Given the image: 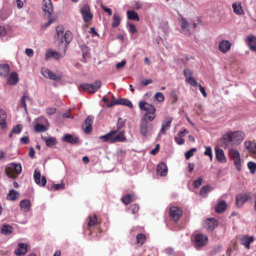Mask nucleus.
<instances>
[{
    "mask_svg": "<svg viewBox=\"0 0 256 256\" xmlns=\"http://www.w3.org/2000/svg\"><path fill=\"white\" fill-rule=\"evenodd\" d=\"M139 210V206L137 204H134L130 206L129 210L132 212L134 214H136L138 212Z\"/></svg>",
    "mask_w": 256,
    "mask_h": 256,
    "instance_id": "obj_57",
    "label": "nucleus"
},
{
    "mask_svg": "<svg viewBox=\"0 0 256 256\" xmlns=\"http://www.w3.org/2000/svg\"><path fill=\"white\" fill-rule=\"evenodd\" d=\"M80 13L85 22L90 21L92 18V14L90 12V8L88 4H84L80 9Z\"/></svg>",
    "mask_w": 256,
    "mask_h": 256,
    "instance_id": "obj_14",
    "label": "nucleus"
},
{
    "mask_svg": "<svg viewBox=\"0 0 256 256\" xmlns=\"http://www.w3.org/2000/svg\"><path fill=\"white\" fill-rule=\"evenodd\" d=\"M126 61L125 60H123L120 62H118L116 65V68L117 69H121L124 66L126 65Z\"/></svg>",
    "mask_w": 256,
    "mask_h": 256,
    "instance_id": "obj_61",
    "label": "nucleus"
},
{
    "mask_svg": "<svg viewBox=\"0 0 256 256\" xmlns=\"http://www.w3.org/2000/svg\"><path fill=\"white\" fill-rule=\"evenodd\" d=\"M30 99V97L27 95H24L20 98V106L24 108L26 110H27L26 100Z\"/></svg>",
    "mask_w": 256,
    "mask_h": 256,
    "instance_id": "obj_47",
    "label": "nucleus"
},
{
    "mask_svg": "<svg viewBox=\"0 0 256 256\" xmlns=\"http://www.w3.org/2000/svg\"><path fill=\"white\" fill-rule=\"evenodd\" d=\"M184 75L186 77V81L192 86L196 87L198 83L192 76V72L190 68H185L184 70Z\"/></svg>",
    "mask_w": 256,
    "mask_h": 256,
    "instance_id": "obj_12",
    "label": "nucleus"
},
{
    "mask_svg": "<svg viewBox=\"0 0 256 256\" xmlns=\"http://www.w3.org/2000/svg\"><path fill=\"white\" fill-rule=\"evenodd\" d=\"M154 98L158 102H162L164 100V94L160 92H158L156 93L154 95Z\"/></svg>",
    "mask_w": 256,
    "mask_h": 256,
    "instance_id": "obj_54",
    "label": "nucleus"
},
{
    "mask_svg": "<svg viewBox=\"0 0 256 256\" xmlns=\"http://www.w3.org/2000/svg\"><path fill=\"white\" fill-rule=\"evenodd\" d=\"M229 154L230 158L234 160V163L236 169L241 170V158L239 152L236 149L232 148L229 150Z\"/></svg>",
    "mask_w": 256,
    "mask_h": 256,
    "instance_id": "obj_4",
    "label": "nucleus"
},
{
    "mask_svg": "<svg viewBox=\"0 0 256 256\" xmlns=\"http://www.w3.org/2000/svg\"><path fill=\"white\" fill-rule=\"evenodd\" d=\"M172 121V118L170 116L166 118L162 121L159 134H165L166 133V130L170 127Z\"/></svg>",
    "mask_w": 256,
    "mask_h": 256,
    "instance_id": "obj_19",
    "label": "nucleus"
},
{
    "mask_svg": "<svg viewBox=\"0 0 256 256\" xmlns=\"http://www.w3.org/2000/svg\"><path fill=\"white\" fill-rule=\"evenodd\" d=\"M246 42L250 49L256 52V36L253 35L248 36L246 38Z\"/></svg>",
    "mask_w": 256,
    "mask_h": 256,
    "instance_id": "obj_23",
    "label": "nucleus"
},
{
    "mask_svg": "<svg viewBox=\"0 0 256 256\" xmlns=\"http://www.w3.org/2000/svg\"><path fill=\"white\" fill-rule=\"evenodd\" d=\"M128 18L130 20L139 21L140 18L138 14L134 10H128L126 12Z\"/></svg>",
    "mask_w": 256,
    "mask_h": 256,
    "instance_id": "obj_37",
    "label": "nucleus"
},
{
    "mask_svg": "<svg viewBox=\"0 0 256 256\" xmlns=\"http://www.w3.org/2000/svg\"><path fill=\"white\" fill-rule=\"evenodd\" d=\"M12 228L9 224H4L2 228V233L4 235H8L12 232Z\"/></svg>",
    "mask_w": 256,
    "mask_h": 256,
    "instance_id": "obj_41",
    "label": "nucleus"
},
{
    "mask_svg": "<svg viewBox=\"0 0 256 256\" xmlns=\"http://www.w3.org/2000/svg\"><path fill=\"white\" fill-rule=\"evenodd\" d=\"M20 206L22 211L26 212L30 210L31 203L30 200L25 199L20 202Z\"/></svg>",
    "mask_w": 256,
    "mask_h": 256,
    "instance_id": "obj_29",
    "label": "nucleus"
},
{
    "mask_svg": "<svg viewBox=\"0 0 256 256\" xmlns=\"http://www.w3.org/2000/svg\"><path fill=\"white\" fill-rule=\"evenodd\" d=\"M208 241V236L204 234H196L194 238L195 246L197 250L205 246Z\"/></svg>",
    "mask_w": 256,
    "mask_h": 256,
    "instance_id": "obj_7",
    "label": "nucleus"
},
{
    "mask_svg": "<svg viewBox=\"0 0 256 256\" xmlns=\"http://www.w3.org/2000/svg\"><path fill=\"white\" fill-rule=\"evenodd\" d=\"M6 112L4 110H0V126L2 130L6 128Z\"/></svg>",
    "mask_w": 256,
    "mask_h": 256,
    "instance_id": "obj_33",
    "label": "nucleus"
},
{
    "mask_svg": "<svg viewBox=\"0 0 256 256\" xmlns=\"http://www.w3.org/2000/svg\"><path fill=\"white\" fill-rule=\"evenodd\" d=\"M226 202L224 200H222L216 205L215 208L216 211L218 213L222 212L226 209Z\"/></svg>",
    "mask_w": 256,
    "mask_h": 256,
    "instance_id": "obj_36",
    "label": "nucleus"
},
{
    "mask_svg": "<svg viewBox=\"0 0 256 256\" xmlns=\"http://www.w3.org/2000/svg\"><path fill=\"white\" fill-rule=\"evenodd\" d=\"M230 132L224 134L222 138L218 139V144L222 148H226L229 146H232V138Z\"/></svg>",
    "mask_w": 256,
    "mask_h": 256,
    "instance_id": "obj_6",
    "label": "nucleus"
},
{
    "mask_svg": "<svg viewBox=\"0 0 256 256\" xmlns=\"http://www.w3.org/2000/svg\"><path fill=\"white\" fill-rule=\"evenodd\" d=\"M232 44L228 40H222L218 44V49L222 53L226 54L230 48Z\"/></svg>",
    "mask_w": 256,
    "mask_h": 256,
    "instance_id": "obj_22",
    "label": "nucleus"
},
{
    "mask_svg": "<svg viewBox=\"0 0 256 256\" xmlns=\"http://www.w3.org/2000/svg\"><path fill=\"white\" fill-rule=\"evenodd\" d=\"M134 196L130 194H126L122 198V202L126 205L128 204L132 200H134Z\"/></svg>",
    "mask_w": 256,
    "mask_h": 256,
    "instance_id": "obj_43",
    "label": "nucleus"
},
{
    "mask_svg": "<svg viewBox=\"0 0 256 256\" xmlns=\"http://www.w3.org/2000/svg\"><path fill=\"white\" fill-rule=\"evenodd\" d=\"M136 242L140 245H142L144 242L146 240V236L141 233H138L136 234Z\"/></svg>",
    "mask_w": 256,
    "mask_h": 256,
    "instance_id": "obj_44",
    "label": "nucleus"
},
{
    "mask_svg": "<svg viewBox=\"0 0 256 256\" xmlns=\"http://www.w3.org/2000/svg\"><path fill=\"white\" fill-rule=\"evenodd\" d=\"M42 8L48 17L50 18L53 12V6L51 0H43Z\"/></svg>",
    "mask_w": 256,
    "mask_h": 256,
    "instance_id": "obj_17",
    "label": "nucleus"
},
{
    "mask_svg": "<svg viewBox=\"0 0 256 256\" xmlns=\"http://www.w3.org/2000/svg\"><path fill=\"white\" fill-rule=\"evenodd\" d=\"M47 129L46 127L42 124H37L34 126V130L36 132H44Z\"/></svg>",
    "mask_w": 256,
    "mask_h": 256,
    "instance_id": "obj_46",
    "label": "nucleus"
},
{
    "mask_svg": "<svg viewBox=\"0 0 256 256\" xmlns=\"http://www.w3.org/2000/svg\"><path fill=\"white\" fill-rule=\"evenodd\" d=\"M62 140L72 144H78L79 142L78 138L77 136L70 134H64L62 138Z\"/></svg>",
    "mask_w": 256,
    "mask_h": 256,
    "instance_id": "obj_25",
    "label": "nucleus"
},
{
    "mask_svg": "<svg viewBox=\"0 0 256 256\" xmlns=\"http://www.w3.org/2000/svg\"><path fill=\"white\" fill-rule=\"evenodd\" d=\"M182 214L181 209L176 206H171L170 209V216L172 220L177 222Z\"/></svg>",
    "mask_w": 256,
    "mask_h": 256,
    "instance_id": "obj_11",
    "label": "nucleus"
},
{
    "mask_svg": "<svg viewBox=\"0 0 256 256\" xmlns=\"http://www.w3.org/2000/svg\"><path fill=\"white\" fill-rule=\"evenodd\" d=\"M138 105L141 110L146 112L145 114H147L148 116H154L156 117V108L153 105L144 101L140 102Z\"/></svg>",
    "mask_w": 256,
    "mask_h": 256,
    "instance_id": "obj_5",
    "label": "nucleus"
},
{
    "mask_svg": "<svg viewBox=\"0 0 256 256\" xmlns=\"http://www.w3.org/2000/svg\"><path fill=\"white\" fill-rule=\"evenodd\" d=\"M62 49V51L60 52L53 51L50 49L48 50L46 53V59L47 60L50 58L54 57L56 60H58L60 58L64 56L66 54V46H64V48Z\"/></svg>",
    "mask_w": 256,
    "mask_h": 256,
    "instance_id": "obj_9",
    "label": "nucleus"
},
{
    "mask_svg": "<svg viewBox=\"0 0 256 256\" xmlns=\"http://www.w3.org/2000/svg\"><path fill=\"white\" fill-rule=\"evenodd\" d=\"M205 148L206 150L204 152V154L205 156H208L210 158V160H212L213 157L212 148L210 146H206Z\"/></svg>",
    "mask_w": 256,
    "mask_h": 256,
    "instance_id": "obj_51",
    "label": "nucleus"
},
{
    "mask_svg": "<svg viewBox=\"0 0 256 256\" xmlns=\"http://www.w3.org/2000/svg\"><path fill=\"white\" fill-rule=\"evenodd\" d=\"M116 104H122L130 108H133V104L132 102L128 99L126 98H118L116 100Z\"/></svg>",
    "mask_w": 256,
    "mask_h": 256,
    "instance_id": "obj_35",
    "label": "nucleus"
},
{
    "mask_svg": "<svg viewBox=\"0 0 256 256\" xmlns=\"http://www.w3.org/2000/svg\"><path fill=\"white\" fill-rule=\"evenodd\" d=\"M89 221L88 224V226H94L97 223V218L96 216H90Z\"/></svg>",
    "mask_w": 256,
    "mask_h": 256,
    "instance_id": "obj_55",
    "label": "nucleus"
},
{
    "mask_svg": "<svg viewBox=\"0 0 256 256\" xmlns=\"http://www.w3.org/2000/svg\"><path fill=\"white\" fill-rule=\"evenodd\" d=\"M234 12L237 14H242L244 11L240 3L235 2L232 5Z\"/></svg>",
    "mask_w": 256,
    "mask_h": 256,
    "instance_id": "obj_40",
    "label": "nucleus"
},
{
    "mask_svg": "<svg viewBox=\"0 0 256 256\" xmlns=\"http://www.w3.org/2000/svg\"><path fill=\"white\" fill-rule=\"evenodd\" d=\"M124 123L122 121V119L120 118H118L116 124L117 132L120 130L124 126Z\"/></svg>",
    "mask_w": 256,
    "mask_h": 256,
    "instance_id": "obj_59",
    "label": "nucleus"
},
{
    "mask_svg": "<svg viewBox=\"0 0 256 256\" xmlns=\"http://www.w3.org/2000/svg\"><path fill=\"white\" fill-rule=\"evenodd\" d=\"M20 142L22 144H28L30 142V139L28 136H23L20 138Z\"/></svg>",
    "mask_w": 256,
    "mask_h": 256,
    "instance_id": "obj_63",
    "label": "nucleus"
},
{
    "mask_svg": "<svg viewBox=\"0 0 256 256\" xmlns=\"http://www.w3.org/2000/svg\"><path fill=\"white\" fill-rule=\"evenodd\" d=\"M254 241V238L252 236L245 235L242 236L240 240V243L244 246L246 249L250 248V244Z\"/></svg>",
    "mask_w": 256,
    "mask_h": 256,
    "instance_id": "obj_21",
    "label": "nucleus"
},
{
    "mask_svg": "<svg viewBox=\"0 0 256 256\" xmlns=\"http://www.w3.org/2000/svg\"><path fill=\"white\" fill-rule=\"evenodd\" d=\"M41 73L46 78H50L54 80L58 81L61 79L60 76L56 75L46 68H42Z\"/></svg>",
    "mask_w": 256,
    "mask_h": 256,
    "instance_id": "obj_13",
    "label": "nucleus"
},
{
    "mask_svg": "<svg viewBox=\"0 0 256 256\" xmlns=\"http://www.w3.org/2000/svg\"><path fill=\"white\" fill-rule=\"evenodd\" d=\"M7 30L4 26H0V38H3L6 36Z\"/></svg>",
    "mask_w": 256,
    "mask_h": 256,
    "instance_id": "obj_58",
    "label": "nucleus"
},
{
    "mask_svg": "<svg viewBox=\"0 0 256 256\" xmlns=\"http://www.w3.org/2000/svg\"><path fill=\"white\" fill-rule=\"evenodd\" d=\"M42 138L45 142L46 145L50 148L52 147L56 144V140L54 137L46 138L42 136Z\"/></svg>",
    "mask_w": 256,
    "mask_h": 256,
    "instance_id": "obj_34",
    "label": "nucleus"
},
{
    "mask_svg": "<svg viewBox=\"0 0 256 256\" xmlns=\"http://www.w3.org/2000/svg\"><path fill=\"white\" fill-rule=\"evenodd\" d=\"M248 167L250 173L254 174L256 171V163L252 162H249L248 163Z\"/></svg>",
    "mask_w": 256,
    "mask_h": 256,
    "instance_id": "obj_48",
    "label": "nucleus"
},
{
    "mask_svg": "<svg viewBox=\"0 0 256 256\" xmlns=\"http://www.w3.org/2000/svg\"><path fill=\"white\" fill-rule=\"evenodd\" d=\"M10 168L14 170L16 174L22 172V166L20 164L12 163L10 164Z\"/></svg>",
    "mask_w": 256,
    "mask_h": 256,
    "instance_id": "obj_39",
    "label": "nucleus"
},
{
    "mask_svg": "<svg viewBox=\"0 0 256 256\" xmlns=\"http://www.w3.org/2000/svg\"><path fill=\"white\" fill-rule=\"evenodd\" d=\"M155 118L154 116H148L144 114L140 122V132L144 138H147L152 134V124L150 123Z\"/></svg>",
    "mask_w": 256,
    "mask_h": 256,
    "instance_id": "obj_1",
    "label": "nucleus"
},
{
    "mask_svg": "<svg viewBox=\"0 0 256 256\" xmlns=\"http://www.w3.org/2000/svg\"><path fill=\"white\" fill-rule=\"evenodd\" d=\"M127 26H128V31L132 34H134L138 32L135 26L130 22L127 23Z\"/></svg>",
    "mask_w": 256,
    "mask_h": 256,
    "instance_id": "obj_49",
    "label": "nucleus"
},
{
    "mask_svg": "<svg viewBox=\"0 0 256 256\" xmlns=\"http://www.w3.org/2000/svg\"><path fill=\"white\" fill-rule=\"evenodd\" d=\"M206 223L207 230L210 231L214 230L218 225L217 220L214 218H208Z\"/></svg>",
    "mask_w": 256,
    "mask_h": 256,
    "instance_id": "obj_27",
    "label": "nucleus"
},
{
    "mask_svg": "<svg viewBox=\"0 0 256 256\" xmlns=\"http://www.w3.org/2000/svg\"><path fill=\"white\" fill-rule=\"evenodd\" d=\"M215 152L217 160L220 163L226 162V160L223 150L219 148H216Z\"/></svg>",
    "mask_w": 256,
    "mask_h": 256,
    "instance_id": "obj_26",
    "label": "nucleus"
},
{
    "mask_svg": "<svg viewBox=\"0 0 256 256\" xmlns=\"http://www.w3.org/2000/svg\"><path fill=\"white\" fill-rule=\"evenodd\" d=\"M18 81V77L16 72H12L7 78V82L10 85H15Z\"/></svg>",
    "mask_w": 256,
    "mask_h": 256,
    "instance_id": "obj_31",
    "label": "nucleus"
},
{
    "mask_svg": "<svg viewBox=\"0 0 256 256\" xmlns=\"http://www.w3.org/2000/svg\"><path fill=\"white\" fill-rule=\"evenodd\" d=\"M20 194L16 191L12 190L9 191L7 195V198L12 200H15L18 198Z\"/></svg>",
    "mask_w": 256,
    "mask_h": 256,
    "instance_id": "obj_38",
    "label": "nucleus"
},
{
    "mask_svg": "<svg viewBox=\"0 0 256 256\" xmlns=\"http://www.w3.org/2000/svg\"><path fill=\"white\" fill-rule=\"evenodd\" d=\"M22 130V126L20 124H17L16 126H14L11 130L12 133L18 134Z\"/></svg>",
    "mask_w": 256,
    "mask_h": 256,
    "instance_id": "obj_52",
    "label": "nucleus"
},
{
    "mask_svg": "<svg viewBox=\"0 0 256 256\" xmlns=\"http://www.w3.org/2000/svg\"><path fill=\"white\" fill-rule=\"evenodd\" d=\"M176 142L178 145H182L184 143V140L183 138L178 136H176L174 138Z\"/></svg>",
    "mask_w": 256,
    "mask_h": 256,
    "instance_id": "obj_60",
    "label": "nucleus"
},
{
    "mask_svg": "<svg viewBox=\"0 0 256 256\" xmlns=\"http://www.w3.org/2000/svg\"><path fill=\"white\" fill-rule=\"evenodd\" d=\"M232 138V144L238 146L243 140L245 134L240 130L230 132Z\"/></svg>",
    "mask_w": 256,
    "mask_h": 256,
    "instance_id": "obj_8",
    "label": "nucleus"
},
{
    "mask_svg": "<svg viewBox=\"0 0 256 256\" xmlns=\"http://www.w3.org/2000/svg\"><path fill=\"white\" fill-rule=\"evenodd\" d=\"M10 67L8 64H0V76L1 77L6 78L10 73Z\"/></svg>",
    "mask_w": 256,
    "mask_h": 256,
    "instance_id": "obj_28",
    "label": "nucleus"
},
{
    "mask_svg": "<svg viewBox=\"0 0 256 256\" xmlns=\"http://www.w3.org/2000/svg\"><path fill=\"white\" fill-rule=\"evenodd\" d=\"M93 122L94 116H92L90 115L86 118L82 126V129L85 133L89 134L92 132Z\"/></svg>",
    "mask_w": 256,
    "mask_h": 256,
    "instance_id": "obj_16",
    "label": "nucleus"
},
{
    "mask_svg": "<svg viewBox=\"0 0 256 256\" xmlns=\"http://www.w3.org/2000/svg\"><path fill=\"white\" fill-rule=\"evenodd\" d=\"M168 167L164 163H160L157 166V172L161 176H165L168 173Z\"/></svg>",
    "mask_w": 256,
    "mask_h": 256,
    "instance_id": "obj_30",
    "label": "nucleus"
},
{
    "mask_svg": "<svg viewBox=\"0 0 256 256\" xmlns=\"http://www.w3.org/2000/svg\"><path fill=\"white\" fill-rule=\"evenodd\" d=\"M251 192L239 194L236 196V205L238 207H241L244 203L252 198Z\"/></svg>",
    "mask_w": 256,
    "mask_h": 256,
    "instance_id": "obj_10",
    "label": "nucleus"
},
{
    "mask_svg": "<svg viewBox=\"0 0 256 256\" xmlns=\"http://www.w3.org/2000/svg\"><path fill=\"white\" fill-rule=\"evenodd\" d=\"M56 111V108H49L46 110V112L49 116L54 114L55 113Z\"/></svg>",
    "mask_w": 256,
    "mask_h": 256,
    "instance_id": "obj_62",
    "label": "nucleus"
},
{
    "mask_svg": "<svg viewBox=\"0 0 256 256\" xmlns=\"http://www.w3.org/2000/svg\"><path fill=\"white\" fill-rule=\"evenodd\" d=\"M212 190L211 186L210 185H206L202 186L200 190V194L202 196H205L207 193Z\"/></svg>",
    "mask_w": 256,
    "mask_h": 256,
    "instance_id": "obj_45",
    "label": "nucleus"
},
{
    "mask_svg": "<svg viewBox=\"0 0 256 256\" xmlns=\"http://www.w3.org/2000/svg\"><path fill=\"white\" fill-rule=\"evenodd\" d=\"M102 84L100 80H96L93 84L84 83L80 84L78 88L79 90L81 89L89 93H94L101 86Z\"/></svg>",
    "mask_w": 256,
    "mask_h": 256,
    "instance_id": "obj_3",
    "label": "nucleus"
},
{
    "mask_svg": "<svg viewBox=\"0 0 256 256\" xmlns=\"http://www.w3.org/2000/svg\"><path fill=\"white\" fill-rule=\"evenodd\" d=\"M203 182V179L200 177L197 180H194V186L195 188H198L202 184Z\"/></svg>",
    "mask_w": 256,
    "mask_h": 256,
    "instance_id": "obj_56",
    "label": "nucleus"
},
{
    "mask_svg": "<svg viewBox=\"0 0 256 256\" xmlns=\"http://www.w3.org/2000/svg\"><path fill=\"white\" fill-rule=\"evenodd\" d=\"M28 252V246L24 243H19L18 248L15 250L14 254L17 256L25 254Z\"/></svg>",
    "mask_w": 256,
    "mask_h": 256,
    "instance_id": "obj_24",
    "label": "nucleus"
},
{
    "mask_svg": "<svg viewBox=\"0 0 256 256\" xmlns=\"http://www.w3.org/2000/svg\"><path fill=\"white\" fill-rule=\"evenodd\" d=\"M196 151V148H192L185 152V157L186 160H188L190 157L194 156V152Z\"/></svg>",
    "mask_w": 256,
    "mask_h": 256,
    "instance_id": "obj_50",
    "label": "nucleus"
},
{
    "mask_svg": "<svg viewBox=\"0 0 256 256\" xmlns=\"http://www.w3.org/2000/svg\"><path fill=\"white\" fill-rule=\"evenodd\" d=\"M56 31L58 36H62L64 31L63 28L58 26L56 28Z\"/></svg>",
    "mask_w": 256,
    "mask_h": 256,
    "instance_id": "obj_64",
    "label": "nucleus"
},
{
    "mask_svg": "<svg viewBox=\"0 0 256 256\" xmlns=\"http://www.w3.org/2000/svg\"><path fill=\"white\" fill-rule=\"evenodd\" d=\"M65 187V184L64 183L58 184H54L53 186L51 187V190H60L64 189Z\"/></svg>",
    "mask_w": 256,
    "mask_h": 256,
    "instance_id": "obj_53",
    "label": "nucleus"
},
{
    "mask_svg": "<svg viewBox=\"0 0 256 256\" xmlns=\"http://www.w3.org/2000/svg\"><path fill=\"white\" fill-rule=\"evenodd\" d=\"M182 31L184 32L185 34H190L191 32H190V23L188 22L186 19L184 18L181 17L179 19Z\"/></svg>",
    "mask_w": 256,
    "mask_h": 256,
    "instance_id": "obj_20",
    "label": "nucleus"
},
{
    "mask_svg": "<svg viewBox=\"0 0 256 256\" xmlns=\"http://www.w3.org/2000/svg\"><path fill=\"white\" fill-rule=\"evenodd\" d=\"M244 146L250 152L256 154V143L252 141H246L244 142Z\"/></svg>",
    "mask_w": 256,
    "mask_h": 256,
    "instance_id": "obj_32",
    "label": "nucleus"
},
{
    "mask_svg": "<svg viewBox=\"0 0 256 256\" xmlns=\"http://www.w3.org/2000/svg\"><path fill=\"white\" fill-rule=\"evenodd\" d=\"M40 170L36 169L34 174V178L35 182L39 186H44L46 182V180L45 176H42L40 180Z\"/></svg>",
    "mask_w": 256,
    "mask_h": 256,
    "instance_id": "obj_18",
    "label": "nucleus"
},
{
    "mask_svg": "<svg viewBox=\"0 0 256 256\" xmlns=\"http://www.w3.org/2000/svg\"><path fill=\"white\" fill-rule=\"evenodd\" d=\"M99 138L104 142L109 143L122 142L126 140L124 136V132H120L117 133L116 130H112L108 133L100 136Z\"/></svg>",
    "mask_w": 256,
    "mask_h": 256,
    "instance_id": "obj_2",
    "label": "nucleus"
},
{
    "mask_svg": "<svg viewBox=\"0 0 256 256\" xmlns=\"http://www.w3.org/2000/svg\"><path fill=\"white\" fill-rule=\"evenodd\" d=\"M72 40V34L70 31L66 30L58 44V49L64 48V46L68 44Z\"/></svg>",
    "mask_w": 256,
    "mask_h": 256,
    "instance_id": "obj_15",
    "label": "nucleus"
},
{
    "mask_svg": "<svg viewBox=\"0 0 256 256\" xmlns=\"http://www.w3.org/2000/svg\"><path fill=\"white\" fill-rule=\"evenodd\" d=\"M120 21V18L118 14L114 13L113 16V22L112 24V28H116L118 26Z\"/></svg>",
    "mask_w": 256,
    "mask_h": 256,
    "instance_id": "obj_42",
    "label": "nucleus"
}]
</instances>
